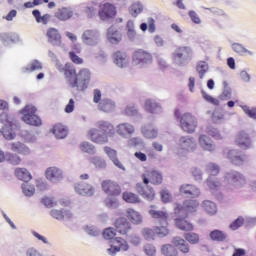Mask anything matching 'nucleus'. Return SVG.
Here are the masks:
<instances>
[{
	"instance_id": "1",
	"label": "nucleus",
	"mask_w": 256,
	"mask_h": 256,
	"mask_svg": "<svg viewBox=\"0 0 256 256\" xmlns=\"http://www.w3.org/2000/svg\"><path fill=\"white\" fill-rule=\"evenodd\" d=\"M135 133V127L129 123H121L115 127L106 121L98 122V130L91 129L88 135L93 143H99L103 145L109 143V137H115L120 135L121 137H127V135H133Z\"/></svg>"
},
{
	"instance_id": "22",
	"label": "nucleus",
	"mask_w": 256,
	"mask_h": 256,
	"mask_svg": "<svg viewBox=\"0 0 256 256\" xmlns=\"http://www.w3.org/2000/svg\"><path fill=\"white\" fill-rule=\"evenodd\" d=\"M126 217L130 220L132 225H141L143 223V216L141 213L133 208L126 210Z\"/></svg>"
},
{
	"instance_id": "17",
	"label": "nucleus",
	"mask_w": 256,
	"mask_h": 256,
	"mask_svg": "<svg viewBox=\"0 0 256 256\" xmlns=\"http://www.w3.org/2000/svg\"><path fill=\"white\" fill-rule=\"evenodd\" d=\"M179 147L182 149V151H187L188 153H191L197 149V143H195V140L193 138L182 136L179 139Z\"/></svg>"
},
{
	"instance_id": "53",
	"label": "nucleus",
	"mask_w": 256,
	"mask_h": 256,
	"mask_svg": "<svg viewBox=\"0 0 256 256\" xmlns=\"http://www.w3.org/2000/svg\"><path fill=\"white\" fill-rule=\"evenodd\" d=\"M127 36L129 37V39H135L137 32H135V23L133 22V20H129L127 22Z\"/></svg>"
},
{
	"instance_id": "56",
	"label": "nucleus",
	"mask_w": 256,
	"mask_h": 256,
	"mask_svg": "<svg viewBox=\"0 0 256 256\" xmlns=\"http://www.w3.org/2000/svg\"><path fill=\"white\" fill-rule=\"evenodd\" d=\"M22 191L26 197H31L35 194V187L26 183L22 185Z\"/></svg>"
},
{
	"instance_id": "23",
	"label": "nucleus",
	"mask_w": 256,
	"mask_h": 256,
	"mask_svg": "<svg viewBox=\"0 0 256 256\" xmlns=\"http://www.w3.org/2000/svg\"><path fill=\"white\" fill-rule=\"evenodd\" d=\"M59 72L63 73L66 79H68L69 85L70 80L75 79V75H77V69L70 62H67L62 68H59Z\"/></svg>"
},
{
	"instance_id": "40",
	"label": "nucleus",
	"mask_w": 256,
	"mask_h": 256,
	"mask_svg": "<svg viewBox=\"0 0 256 256\" xmlns=\"http://www.w3.org/2000/svg\"><path fill=\"white\" fill-rule=\"evenodd\" d=\"M129 13L132 17H137L143 13V4L141 2H134L129 7Z\"/></svg>"
},
{
	"instance_id": "10",
	"label": "nucleus",
	"mask_w": 256,
	"mask_h": 256,
	"mask_svg": "<svg viewBox=\"0 0 256 256\" xmlns=\"http://www.w3.org/2000/svg\"><path fill=\"white\" fill-rule=\"evenodd\" d=\"M227 159L232 163V165H236V167H241L247 161V155L241 153L238 150H230L227 152Z\"/></svg>"
},
{
	"instance_id": "24",
	"label": "nucleus",
	"mask_w": 256,
	"mask_h": 256,
	"mask_svg": "<svg viewBox=\"0 0 256 256\" xmlns=\"http://www.w3.org/2000/svg\"><path fill=\"white\" fill-rule=\"evenodd\" d=\"M152 219H157L160 225H169V214L165 211L149 210Z\"/></svg>"
},
{
	"instance_id": "52",
	"label": "nucleus",
	"mask_w": 256,
	"mask_h": 256,
	"mask_svg": "<svg viewBox=\"0 0 256 256\" xmlns=\"http://www.w3.org/2000/svg\"><path fill=\"white\" fill-rule=\"evenodd\" d=\"M155 235L156 232H155V228L153 229H150V228H144L142 230V236L144 237V239H146L147 241H151L153 239H155Z\"/></svg>"
},
{
	"instance_id": "46",
	"label": "nucleus",
	"mask_w": 256,
	"mask_h": 256,
	"mask_svg": "<svg viewBox=\"0 0 256 256\" xmlns=\"http://www.w3.org/2000/svg\"><path fill=\"white\" fill-rule=\"evenodd\" d=\"M203 207L209 215H215V213H217V205L215 204V202L205 200L203 202Z\"/></svg>"
},
{
	"instance_id": "7",
	"label": "nucleus",
	"mask_w": 256,
	"mask_h": 256,
	"mask_svg": "<svg viewBox=\"0 0 256 256\" xmlns=\"http://www.w3.org/2000/svg\"><path fill=\"white\" fill-rule=\"evenodd\" d=\"M141 177L144 185H148L149 183L152 185H161L163 183V175L157 170H146Z\"/></svg>"
},
{
	"instance_id": "35",
	"label": "nucleus",
	"mask_w": 256,
	"mask_h": 256,
	"mask_svg": "<svg viewBox=\"0 0 256 256\" xmlns=\"http://www.w3.org/2000/svg\"><path fill=\"white\" fill-rule=\"evenodd\" d=\"M52 133L57 137V139H65L68 131L63 124H56L52 129Z\"/></svg>"
},
{
	"instance_id": "60",
	"label": "nucleus",
	"mask_w": 256,
	"mask_h": 256,
	"mask_svg": "<svg viewBox=\"0 0 256 256\" xmlns=\"http://www.w3.org/2000/svg\"><path fill=\"white\" fill-rule=\"evenodd\" d=\"M80 149H81V151H83V153H94L95 152V146H93V144H89L88 142H83L80 145Z\"/></svg>"
},
{
	"instance_id": "44",
	"label": "nucleus",
	"mask_w": 256,
	"mask_h": 256,
	"mask_svg": "<svg viewBox=\"0 0 256 256\" xmlns=\"http://www.w3.org/2000/svg\"><path fill=\"white\" fill-rule=\"evenodd\" d=\"M184 240L190 243V245H198L200 237L199 234L195 232H189L184 234Z\"/></svg>"
},
{
	"instance_id": "21",
	"label": "nucleus",
	"mask_w": 256,
	"mask_h": 256,
	"mask_svg": "<svg viewBox=\"0 0 256 256\" xmlns=\"http://www.w3.org/2000/svg\"><path fill=\"white\" fill-rule=\"evenodd\" d=\"M75 191L79 195H83L86 197H92L95 194V188L91 186V184L87 183H78L75 185Z\"/></svg>"
},
{
	"instance_id": "37",
	"label": "nucleus",
	"mask_w": 256,
	"mask_h": 256,
	"mask_svg": "<svg viewBox=\"0 0 256 256\" xmlns=\"http://www.w3.org/2000/svg\"><path fill=\"white\" fill-rule=\"evenodd\" d=\"M161 251L165 256H179V250L173 244L163 245Z\"/></svg>"
},
{
	"instance_id": "14",
	"label": "nucleus",
	"mask_w": 256,
	"mask_h": 256,
	"mask_svg": "<svg viewBox=\"0 0 256 256\" xmlns=\"http://www.w3.org/2000/svg\"><path fill=\"white\" fill-rule=\"evenodd\" d=\"M197 207H199V203L195 200H186L184 201L183 206L177 204L175 207V213L179 214L181 211L184 213H193V211H197Z\"/></svg>"
},
{
	"instance_id": "55",
	"label": "nucleus",
	"mask_w": 256,
	"mask_h": 256,
	"mask_svg": "<svg viewBox=\"0 0 256 256\" xmlns=\"http://www.w3.org/2000/svg\"><path fill=\"white\" fill-rule=\"evenodd\" d=\"M232 49L239 53V55H245V53H248L249 55H253V52L247 50L245 47H243L241 44L235 43L232 45Z\"/></svg>"
},
{
	"instance_id": "19",
	"label": "nucleus",
	"mask_w": 256,
	"mask_h": 256,
	"mask_svg": "<svg viewBox=\"0 0 256 256\" xmlns=\"http://www.w3.org/2000/svg\"><path fill=\"white\" fill-rule=\"evenodd\" d=\"M115 243L116 246H112L108 249V252L111 255H115V253H119V251H129V243H127L125 239L121 237H116Z\"/></svg>"
},
{
	"instance_id": "64",
	"label": "nucleus",
	"mask_w": 256,
	"mask_h": 256,
	"mask_svg": "<svg viewBox=\"0 0 256 256\" xmlns=\"http://www.w3.org/2000/svg\"><path fill=\"white\" fill-rule=\"evenodd\" d=\"M144 251L148 256H155V253H157L155 246H153L152 244H146L144 247Z\"/></svg>"
},
{
	"instance_id": "3",
	"label": "nucleus",
	"mask_w": 256,
	"mask_h": 256,
	"mask_svg": "<svg viewBox=\"0 0 256 256\" xmlns=\"http://www.w3.org/2000/svg\"><path fill=\"white\" fill-rule=\"evenodd\" d=\"M0 123H2V135L8 141L15 139L17 131V122L13 116H10L7 113L0 114Z\"/></svg>"
},
{
	"instance_id": "41",
	"label": "nucleus",
	"mask_w": 256,
	"mask_h": 256,
	"mask_svg": "<svg viewBox=\"0 0 256 256\" xmlns=\"http://www.w3.org/2000/svg\"><path fill=\"white\" fill-rule=\"evenodd\" d=\"M210 239L212 241H218L219 243H223L227 239V234H225L221 230H213L210 232Z\"/></svg>"
},
{
	"instance_id": "47",
	"label": "nucleus",
	"mask_w": 256,
	"mask_h": 256,
	"mask_svg": "<svg viewBox=\"0 0 256 256\" xmlns=\"http://www.w3.org/2000/svg\"><path fill=\"white\" fill-rule=\"evenodd\" d=\"M137 191L144 199H147L148 201H153L155 199V191L153 189H150L149 192H145L143 190V187L141 185H137Z\"/></svg>"
},
{
	"instance_id": "33",
	"label": "nucleus",
	"mask_w": 256,
	"mask_h": 256,
	"mask_svg": "<svg viewBox=\"0 0 256 256\" xmlns=\"http://www.w3.org/2000/svg\"><path fill=\"white\" fill-rule=\"evenodd\" d=\"M199 143L205 151H215V146L213 145V141L211 140V138L207 137L206 135L200 136Z\"/></svg>"
},
{
	"instance_id": "32",
	"label": "nucleus",
	"mask_w": 256,
	"mask_h": 256,
	"mask_svg": "<svg viewBox=\"0 0 256 256\" xmlns=\"http://www.w3.org/2000/svg\"><path fill=\"white\" fill-rule=\"evenodd\" d=\"M32 15L36 19V22L42 23V25H48L49 21H51V14L41 15V11L37 9L32 11Z\"/></svg>"
},
{
	"instance_id": "42",
	"label": "nucleus",
	"mask_w": 256,
	"mask_h": 256,
	"mask_svg": "<svg viewBox=\"0 0 256 256\" xmlns=\"http://www.w3.org/2000/svg\"><path fill=\"white\" fill-rule=\"evenodd\" d=\"M196 71L199 75V78L203 79L207 71H209V64H207L206 61H199L196 65Z\"/></svg>"
},
{
	"instance_id": "57",
	"label": "nucleus",
	"mask_w": 256,
	"mask_h": 256,
	"mask_svg": "<svg viewBox=\"0 0 256 256\" xmlns=\"http://www.w3.org/2000/svg\"><path fill=\"white\" fill-rule=\"evenodd\" d=\"M69 58L74 65H83L84 60L83 58L79 57V55H76L74 51L69 52Z\"/></svg>"
},
{
	"instance_id": "30",
	"label": "nucleus",
	"mask_w": 256,
	"mask_h": 256,
	"mask_svg": "<svg viewBox=\"0 0 256 256\" xmlns=\"http://www.w3.org/2000/svg\"><path fill=\"white\" fill-rule=\"evenodd\" d=\"M114 62L118 67H127L129 63V59L127 58V54L125 52L117 51L114 53Z\"/></svg>"
},
{
	"instance_id": "59",
	"label": "nucleus",
	"mask_w": 256,
	"mask_h": 256,
	"mask_svg": "<svg viewBox=\"0 0 256 256\" xmlns=\"http://www.w3.org/2000/svg\"><path fill=\"white\" fill-rule=\"evenodd\" d=\"M212 121L216 124L223 123L225 121V114L223 112H214L212 114Z\"/></svg>"
},
{
	"instance_id": "8",
	"label": "nucleus",
	"mask_w": 256,
	"mask_h": 256,
	"mask_svg": "<svg viewBox=\"0 0 256 256\" xmlns=\"http://www.w3.org/2000/svg\"><path fill=\"white\" fill-rule=\"evenodd\" d=\"M114 229L119 235H129L133 229L131 222L125 217H119L114 221Z\"/></svg>"
},
{
	"instance_id": "11",
	"label": "nucleus",
	"mask_w": 256,
	"mask_h": 256,
	"mask_svg": "<svg viewBox=\"0 0 256 256\" xmlns=\"http://www.w3.org/2000/svg\"><path fill=\"white\" fill-rule=\"evenodd\" d=\"M117 15V9L111 3L103 4L99 11V17L102 21H107V19H113Z\"/></svg>"
},
{
	"instance_id": "26",
	"label": "nucleus",
	"mask_w": 256,
	"mask_h": 256,
	"mask_svg": "<svg viewBox=\"0 0 256 256\" xmlns=\"http://www.w3.org/2000/svg\"><path fill=\"white\" fill-rule=\"evenodd\" d=\"M235 142L238 147H241L242 149H249V147H251V140L249 139V135H247V133L244 131L240 132L236 136Z\"/></svg>"
},
{
	"instance_id": "4",
	"label": "nucleus",
	"mask_w": 256,
	"mask_h": 256,
	"mask_svg": "<svg viewBox=\"0 0 256 256\" xmlns=\"http://www.w3.org/2000/svg\"><path fill=\"white\" fill-rule=\"evenodd\" d=\"M23 117L22 120L24 123H27V125H32L34 127H39L42 125L41 118L39 116L35 115L37 113V108L31 105H27L23 110Z\"/></svg>"
},
{
	"instance_id": "49",
	"label": "nucleus",
	"mask_w": 256,
	"mask_h": 256,
	"mask_svg": "<svg viewBox=\"0 0 256 256\" xmlns=\"http://www.w3.org/2000/svg\"><path fill=\"white\" fill-rule=\"evenodd\" d=\"M201 93H202L203 99H205V101H207L208 103H211V105H214L215 107H219V105H221V102L219 101V99L214 98L213 96L207 94V92H205L204 90H202Z\"/></svg>"
},
{
	"instance_id": "48",
	"label": "nucleus",
	"mask_w": 256,
	"mask_h": 256,
	"mask_svg": "<svg viewBox=\"0 0 256 256\" xmlns=\"http://www.w3.org/2000/svg\"><path fill=\"white\" fill-rule=\"evenodd\" d=\"M141 31H149V33H155V19L153 18H148V24L147 23H142L140 25Z\"/></svg>"
},
{
	"instance_id": "38",
	"label": "nucleus",
	"mask_w": 256,
	"mask_h": 256,
	"mask_svg": "<svg viewBox=\"0 0 256 256\" xmlns=\"http://www.w3.org/2000/svg\"><path fill=\"white\" fill-rule=\"evenodd\" d=\"M145 109L148 111V113H159L161 105H159V103L153 99H148L145 102Z\"/></svg>"
},
{
	"instance_id": "58",
	"label": "nucleus",
	"mask_w": 256,
	"mask_h": 256,
	"mask_svg": "<svg viewBox=\"0 0 256 256\" xmlns=\"http://www.w3.org/2000/svg\"><path fill=\"white\" fill-rule=\"evenodd\" d=\"M7 161L10 165H21V158L15 154H7Z\"/></svg>"
},
{
	"instance_id": "54",
	"label": "nucleus",
	"mask_w": 256,
	"mask_h": 256,
	"mask_svg": "<svg viewBox=\"0 0 256 256\" xmlns=\"http://www.w3.org/2000/svg\"><path fill=\"white\" fill-rule=\"evenodd\" d=\"M245 223V218L243 216H239L236 220H234L230 225V229L232 231H237L240 227H243V224Z\"/></svg>"
},
{
	"instance_id": "29",
	"label": "nucleus",
	"mask_w": 256,
	"mask_h": 256,
	"mask_svg": "<svg viewBox=\"0 0 256 256\" xmlns=\"http://www.w3.org/2000/svg\"><path fill=\"white\" fill-rule=\"evenodd\" d=\"M46 178L49 181H59V179H63V173L57 167H50L46 170Z\"/></svg>"
},
{
	"instance_id": "28",
	"label": "nucleus",
	"mask_w": 256,
	"mask_h": 256,
	"mask_svg": "<svg viewBox=\"0 0 256 256\" xmlns=\"http://www.w3.org/2000/svg\"><path fill=\"white\" fill-rule=\"evenodd\" d=\"M98 109L103 113H112V111H115V102L109 98H104L98 104Z\"/></svg>"
},
{
	"instance_id": "43",
	"label": "nucleus",
	"mask_w": 256,
	"mask_h": 256,
	"mask_svg": "<svg viewBox=\"0 0 256 256\" xmlns=\"http://www.w3.org/2000/svg\"><path fill=\"white\" fill-rule=\"evenodd\" d=\"M10 149L14 153H19L20 155H23L29 151V148L21 142L12 143Z\"/></svg>"
},
{
	"instance_id": "18",
	"label": "nucleus",
	"mask_w": 256,
	"mask_h": 256,
	"mask_svg": "<svg viewBox=\"0 0 256 256\" xmlns=\"http://www.w3.org/2000/svg\"><path fill=\"white\" fill-rule=\"evenodd\" d=\"M82 41L86 45H97L99 41V33L95 30H86L82 34Z\"/></svg>"
},
{
	"instance_id": "34",
	"label": "nucleus",
	"mask_w": 256,
	"mask_h": 256,
	"mask_svg": "<svg viewBox=\"0 0 256 256\" xmlns=\"http://www.w3.org/2000/svg\"><path fill=\"white\" fill-rule=\"evenodd\" d=\"M50 215L53 219H57L58 221H61L62 219H71V217H73V214L67 210H51Z\"/></svg>"
},
{
	"instance_id": "39",
	"label": "nucleus",
	"mask_w": 256,
	"mask_h": 256,
	"mask_svg": "<svg viewBox=\"0 0 256 256\" xmlns=\"http://www.w3.org/2000/svg\"><path fill=\"white\" fill-rule=\"evenodd\" d=\"M43 65L38 60H33L26 67L23 68L24 73H33V71H41Z\"/></svg>"
},
{
	"instance_id": "2",
	"label": "nucleus",
	"mask_w": 256,
	"mask_h": 256,
	"mask_svg": "<svg viewBox=\"0 0 256 256\" xmlns=\"http://www.w3.org/2000/svg\"><path fill=\"white\" fill-rule=\"evenodd\" d=\"M91 83V70L82 68L75 74L74 78L70 79V87L77 91H85Z\"/></svg>"
},
{
	"instance_id": "16",
	"label": "nucleus",
	"mask_w": 256,
	"mask_h": 256,
	"mask_svg": "<svg viewBox=\"0 0 256 256\" xmlns=\"http://www.w3.org/2000/svg\"><path fill=\"white\" fill-rule=\"evenodd\" d=\"M153 57L151 54L144 50H136L133 54V62L136 65H141V63H151Z\"/></svg>"
},
{
	"instance_id": "51",
	"label": "nucleus",
	"mask_w": 256,
	"mask_h": 256,
	"mask_svg": "<svg viewBox=\"0 0 256 256\" xmlns=\"http://www.w3.org/2000/svg\"><path fill=\"white\" fill-rule=\"evenodd\" d=\"M206 171L211 177H215V175H219L220 168L215 163H209L206 166Z\"/></svg>"
},
{
	"instance_id": "61",
	"label": "nucleus",
	"mask_w": 256,
	"mask_h": 256,
	"mask_svg": "<svg viewBox=\"0 0 256 256\" xmlns=\"http://www.w3.org/2000/svg\"><path fill=\"white\" fill-rule=\"evenodd\" d=\"M244 113L248 115L251 119H256V108H249V106H241Z\"/></svg>"
},
{
	"instance_id": "27",
	"label": "nucleus",
	"mask_w": 256,
	"mask_h": 256,
	"mask_svg": "<svg viewBox=\"0 0 256 256\" xmlns=\"http://www.w3.org/2000/svg\"><path fill=\"white\" fill-rule=\"evenodd\" d=\"M54 17L58 19V21H69V19L73 17V12L67 7H62V8H59L54 13Z\"/></svg>"
},
{
	"instance_id": "12",
	"label": "nucleus",
	"mask_w": 256,
	"mask_h": 256,
	"mask_svg": "<svg viewBox=\"0 0 256 256\" xmlns=\"http://www.w3.org/2000/svg\"><path fill=\"white\" fill-rule=\"evenodd\" d=\"M46 37L50 45H53L54 47H61L62 38L61 33H59L58 29L48 28V30L46 31Z\"/></svg>"
},
{
	"instance_id": "5",
	"label": "nucleus",
	"mask_w": 256,
	"mask_h": 256,
	"mask_svg": "<svg viewBox=\"0 0 256 256\" xmlns=\"http://www.w3.org/2000/svg\"><path fill=\"white\" fill-rule=\"evenodd\" d=\"M180 127L186 133H194L197 129V118L191 113H184L180 117Z\"/></svg>"
},
{
	"instance_id": "63",
	"label": "nucleus",
	"mask_w": 256,
	"mask_h": 256,
	"mask_svg": "<svg viewBox=\"0 0 256 256\" xmlns=\"http://www.w3.org/2000/svg\"><path fill=\"white\" fill-rule=\"evenodd\" d=\"M143 133L146 139H155L158 135L157 130L155 129H144Z\"/></svg>"
},
{
	"instance_id": "9",
	"label": "nucleus",
	"mask_w": 256,
	"mask_h": 256,
	"mask_svg": "<svg viewBox=\"0 0 256 256\" xmlns=\"http://www.w3.org/2000/svg\"><path fill=\"white\" fill-rule=\"evenodd\" d=\"M172 57L175 61H191L193 57V49L189 46H180L176 48Z\"/></svg>"
},
{
	"instance_id": "31",
	"label": "nucleus",
	"mask_w": 256,
	"mask_h": 256,
	"mask_svg": "<svg viewBox=\"0 0 256 256\" xmlns=\"http://www.w3.org/2000/svg\"><path fill=\"white\" fill-rule=\"evenodd\" d=\"M15 176L20 179V181H24L25 183H29L33 179V176L28 171L27 168H16Z\"/></svg>"
},
{
	"instance_id": "36",
	"label": "nucleus",
	"mask_w": 256,
	"mask_h": 256,
	"mask_svg": "<svg viewBox=\"0 0 256 256\" xmlns=\"http://www.w3.org/2000/svg\"><path fill=\"white\" fill-rule=\"evenodd\" d=\"M108 41L112 44H117L121 42V33L115 30V28L110 27L107 32Z\"/></svg>"
},
{
	"instance_id": "20",
	"label": "nucleus",
	"mask_w": 256,
	"mask_h": 256,
	"mask_svg": "<svg viewBox=\"0 0 256 256\" xmlns=\"http://www.w3.org/2000/svg\"><path fill=\"white\" fill-rule=\"evenodd\" d=\"M180 193H182V195H187V197H191L192 199H195L196 197H199V195H201V191H199V188L191 184H183L180 187Z\"/></svg>"
},
{
	"instance_id": "45",
	"label": "nucleus",
	"mask_w": 256,
	"mask_h": 256,
	"mask_svg": "<svg viewBox=\"0 0 256 256\" xmlns=\"http://www.w3.org/2000/svg\"><path fill=\"white\" fill-rule=\"evenodd\" d=\"M122 199H124L126 203H141L139 196H137V194H134L132 192H124L122 194Z\"/></svg>"
},
{
	"instance_id": "50",
	"label": "nucleus",
	"mask_w": 256,
	"mask_h": 256,
	"mask_svg": "<svg viewBox=\"0 0 256 256\" xmlns=\"http://www.w3.org/2000/svg\"><path fill=\"white\" fill-rule=\"evenodd\" d=\"M162 226H156L154 227V231L158 237H167L169 235V229L167 228V225L161 224Z\"/></svg>"
},
{
	"instance_id": "15",
	"label": "nucleus",
	"mask_w": 256,
	"mask_h": 256,
	"mask_svg": "<svg viewBox=\"0 0 256 256\" xmlns=\"http://www.w3.org/2000/svg\"><path fill=\"white\" fill-rule=\"evenodd\" d=\"M171 243L172 245H174V247H177L180 253H183L184 255H187V253L191 252V246H189L187 240L181 238V236H175L174 238H172Z\"/></svg>"
},
{
	"instance_id": "6",
	"label": "nucleus",
	"mask_w": 256,
	"mask_h": 256,
	"mask_svg": "<svg viewBox=\"0 0 256 256\" xmlns=\"http://www.w3.org/2000/svg\"><path fill=\"white\" fill-rule=\"evenodd\" d=\"M101 187L108 197H119L121 195V186L113 180L102 181Z\"/></svg>"
},
{
	"instance_id": "13",
	"label": "nucleus",
	"mask_w": 256,
	"mask_h": 256,
	"mask_svg": "<svg viewBox=\"0 0 256 256\" xmlns=\"http://www.w3.org/2000/svg\"><path fill=\"white\" fill-rule=\"evenodd\" d=\"M226 177L227 179H230L232 185H234V187H237L238 189H240V187H244L247 184V179L240 172H229L227 173Z\"/></svg>"
},
{
	"instance_id": "25",
	"label": "nucleus",
	"mask_w": 256,
	"mask_h": 256,
	"mask_svg": "<svg viewBox=\"0 0 256 256\" xmlns=\"http://www.w3.org/2000/svg\"><path fill=\"white\" fill-rule=\"evenodd\" d=\"M175 226L177 227V229H180V231H185V232L194 231L195 229V226H193V223L189 222L187 218H181V217L175 219Z\"/></svg>"
},
{
	"instance_id": "62",
	"label": "nucleus",
	"mask_w": 256,
	"mask_h": 256,
	"mask_svg": "<svg viewBox=\"0 0 256 256\" xmlns=\"http://www.w3.org/2000/svg\"><path fill=\"white\" fill-rule=\"evenodd\" d=\"M115 235H117V233H116L115 230H113V228H111V227L106 228V229L103 231V237H104V239H107V240L114 239Z\"/></svg>"
}]
</instances>
